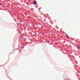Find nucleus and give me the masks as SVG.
<instances>
[{"label": "nucleus", "mask_w": 80, "mask_h": 80, "mask_svg": "<svg viewBox=\"0 0 80 80\" xmlns=\"http://www.w3.org/2000/svg\"><path fill=\"white\" fill-rule=\"evenodd\" d=\"M33 5H36L37 4V2L35 1H33Z\"/></svg>", "instance_id": "1"}, {"label": "nucleus", "mask_w": 80, "mask_h": 80, "mask_svg": "<svg viewBox=\"0 0 80 80\" xmlns=\"http://www.w3.org/2000/svg\"><path fill=\"white\" fill-rule=\"evenodd\" d=\"M67 37H68V38H69V37H68V36H67Z\"/></svg>", "instance_id": "2"}, {"label": "nucleus", "mask_w": 80, "mask_h": 80, "mask_svg": "<svg viewBox=\"0 0 80 80\" xmlns=\"http://www.w3.org/2000/svg\"><path fill=\"white\" fill-rule=\"evenodd\" d=\"M2 5V4L0 3V5Z\"/></svg>", "instance_id": "3"}, {"label": "nucleus", "mask_w": 80, "mask_h": 80, "mask_svg": "<svg viewBox=\"0 0 80 80\" xmlns=\"http://www.w3.org/2000/svg\"><path fill=\"white\" fill-rule=\"evenodd\" d=\"M80 48V47H79L78 48V49H79Z\"/></svg>", "instance_id": "4"}]
</instances>
